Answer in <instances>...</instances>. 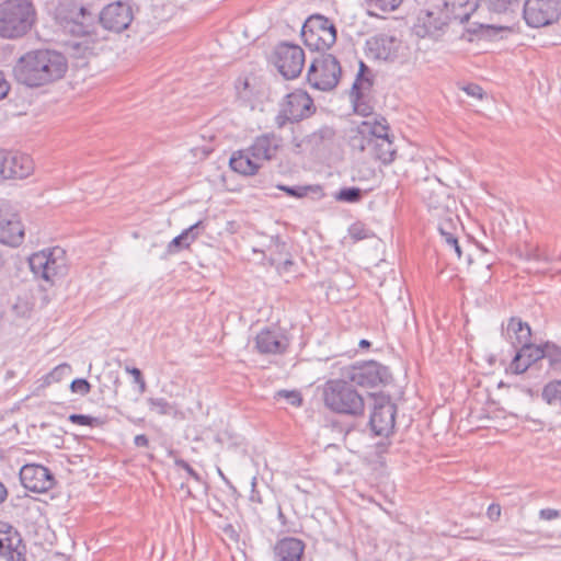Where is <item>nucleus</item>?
Wrapping results in <instances>:
<instances>
[{"instance_id":"f257e3e1","label":"nucleus","mask_w":561,"mask_h":561,"mask_svg":"<svg viewBox=\"0 0 561 561\" xmlns=\"http://www.w3.org/2000/svg\"><path fill=\"white\" fill-rule=\"evenodd\" d=\"M68 71V59L59 50L32 49L23 54L13 67L15 80L27 88H41L61 80Z\"/></svg>"},{"instance_id":"f03ea898","label":"nucleus","mask_w":561,"mask_h":561,"mask_svg":"<svg viewBox=\"0 0 561 561\" xmlns=\"http://www.w3.org/2000/svg\"><path fill=\"white\" fill-rule=\"evenodd\" d=\"M54 20L62 31L76 37L96 35V12L91 4L77 0H59L54 9Z\"/></svg>"},{"instance_id":"7ed1b4c3","label":"nucleus","mask_w":561,"mask_h":561,"mask_svg":"<svg viewBox=\"0 0 561 561\" xmlns=\"http://www.w3.org/2000/svg\"><path fill=\"white\" fill-rule=\"evenodd\" d=\"M37 20L31 0H4L0 3V37L18 39L27 35Z\"/></svg>"},{"instance_id":"20e7f679","label":"nucleus","mask_w":561,"mask_h":561,"mask_svg":"<svg viewBox=\"0 0 561 561\" xmlns=\"http://www.w3.org/2000/svg\"><path fill=\"white\" fill-rule=\"evenodd\" d=\"M324 405L332 412L350 416H362L365 400L347 378L330 379L323 387Z\"/></svg>"},{"instance_id":"39448f33","label":"nucleus","mask_w":561,"mask_h":561,"mask_svg":"<svg viewBox=\"0 0 561 561\" xmlns=\"http://www.w3.org/2000/svg\"><path fill=\"white\" fill-rule=\"evenodd\" d=\"M28 266L36 278L50 286L68 273L66 251L60 247H51L35 252L28 257Z\"/></svg>"},{"instance_id":"423d86ee","label":"nucleus","mask_w":561,"mask_h":561,"mask_svg":"<svg viewBox=\"0 0 561 561\" xmlns=\"http://www.w3.org/2000/svg\"><path fill=\"white\" fill-rule=\"evenodd\" d=\"M341 376L356 386L366 388L387 386L392 379L389 368L376 360L357 362L343 367Z\"/></svg>"},{"instance_id":"0eeeda50","label":"nucleus","mask_w":561,"mask_h":561,"mask_svg":"<svg viewBox=\"0 0 561 561\" xmlns=\"http://www.w3.org/2000/svg\"><path fill=\"white\" fill-rule=\"evenodd\" d=\"M301 37L309 49L323 53L336 42V27L327 16L313 14L305 21Z\"/></svg>"},{"instance_id":"6e6552de","label":"nucleus","mask_w":561,"mask_h":561,"mask_svg":"<svg viewBox=\"0 0 561 561\" xmlns=\"http://www.w3.org/2000/svg\"><path fill=\"white\" fill-rule=\"evenodd\" d=\"M341 75L342 68L336 57L323 51L311 61L307 80L314 89L331 91L339 84Z\"/></svg>"},{"instance_id":"1a4fd4ad","label":"nucleus","mask_w":561,"mask_h":561,"mask_svg":"<svg viewBox=\"0 0 561 561\" xmlns=\"http://www.w3.org/2000/svg\"><path fill=\"white\" fill-rule=\"evenodd\" d=\"M523 18L534 28L550 26L561 18V0H525Z\"/></svg>"},{"instance_id":"9d476101","label":"nucleus","mask_w":561,"mask_h":561,"mask_svg":"<svg viewBox=\"0 0 561 561\" xmlns=\"http://www.w3.org/2000/svg\"><path fill=\"white\" fill-rule=\"evenodd\" d=\"M134 20V10L128 2L114 1L96 12V25L116 34L127 30Z\"/></svg>"},{"instance_id":"9b49d317","label":"nucleus","mask_w":561,"mask_h":561,"mask_svg":"<svg viewBox=\"0 0 561 561\" xmlns=\"http://www.w3.org/2000/svg\"><path fill=\"white\" fill-rule=\"evenodd\" d=\"M24 237L20 214L8 201L0 199V243L16 248L23 243Z\"/></svg>"},{"instance_id":"f8f14e48","label":"nucleus","mask_w":561,"mask_h":561,"mask_svg":"<svg viewBox=\"0 0 561 561\" xmlns=\"http://www.w3.org/2000/svg\"><path fill=\"white\" fill-rule=\"evenodd\" d=\"M274 64L285 79H295L305 65L304 49L296 44L280 43L274 51Z\"/></svg>"},{"instance_id":"ddd939ff","label":"nucleus","mask_w":561,"mask_h":561,"mask_svg":"<svg viewBox=\"0 0 561 561\" xmlns=\"http://www.w3.org/2000/svg\"><path fill=\"white\" fill-rule=\"evenodd\" d=\"M0 559L4 561H27V546L22 534L5 520H0Z\"/></svg>"},{"instance_id":"4468645a","label":"nucleus","mask_w":561,"mask_h":561,"mask_svg":"<svg viewBox=\"0 0 561 561\" xmlns=\"http://www.w3.org/2000/svg\"><path fill=\"white\" fill-rule=\"evenodd\" d=\"M23 488L33 493H45L51 490L57 480L49 468L41 463H25L19 471Z\"/></svg>"},{"instance_id":"2eb2a0df","label":"nucleus","mask_w":561,"mask_h":561,"mask_svg":"<svg viewBox=\"0 0 561 561\" xmlns=\"http://www.w3.org/2000/svg\"><path fill=\"white\" fill-rule=\"evenodd\" d=\"M397 407L390 397L375 398V404L369 417L371 432L377 436H388L392 433L396 422Z\"/></svg>"},{"instance_id":"dca6fc26","label":"nucleus","mask_w":561,"mask_h":561,"mask_svg":"<svg viewBox=\"0 0 561 561\" xmlns=\"http://www.w3.org/2000/svg\"><path fill=\"white\" fill-rule=\"evenodd\" d=\"M33 171L30 156L19 151L0 149V181L24 179Z\"/></svg>"},{"instance_id":"f3484780","label":"nucleus","mask_w":561,"mask_h":561,"mask_svg":"<svg viewBox=\"0 0 561 561\" xmlns=\"http://www.w3.org/2000/svg\"><path fill=\"white\" fill-rule=\"evenodd\" d=\"M402 42L393 35L379 33L366 41L367 55L374 59L393 61L398 58Z\"/></svg>"},{"instance_id":"a211bd4d","label":"nucleus","mask_w":561,"mask_h":561,"mask_svg":"<svg viewBox=\"0 0 561 561\" xmlns=\"http://www.w3.org/2000/svg\"><path fill=\"white\" fill-rule=\"evenodd\" d=\"M335 136V130L332 127L322 126L296 142L295 147L299 152L308 151L314 156H325L334 147Z\"/></svg>"},{"instance_id":"6ab92c4d","label":"nucleus","mask_w":561,"mask_h":561,"mask_svg":"<svg viewBox=\"0 0 561 561\" xmlns=\"http://www.w3.org/2000/svg\"><path fill=\"white\" fill-rule=\"evenodd\" d=\"M283 138L275 133L262 134L253 140L252 145L248 148L253 158L261 164L263 161H271L276 158L278 150L282 147Z\"/></svg>"},{"instance_id":"aec40b11","label":"nucleus","mask_w":561,"mask_h":561,"mask_svg":"<svg viewBox=\"0 0 561 561\" xmlns=\"http://www.w3.org/2000/svg\"><path fill=\"white\" fill-rule=\"evenodd\" d=\"M289 346L288 339L268 328L261 330L255 337V348L260 354H284Z\"/></svg>"},{"instance_id":"412c9836","label":"nucleus","mask_w":561,"mask_h":561,"mask_svg":"<svg viewBox=\"0 0 561 561\" xmlns=\"http://www.w3.org/2000/svg\"><path fill=\"white\" fill-rule=\"evenodd\" d=\"M545 351L542 345H535L530 342L519 345L518 351L514 355L510 369L514 374L525 373L533 364L543 359Z\"/></svg>"},{"instance_id":"4be33fe9","label":"nucleus","mask_w":561,"mask_h":561,"mask_svg":"<svg viewBox=\"0 0 561 561\" xmlns=\"http://www.w3.org/2000/svg\"><path fill=\"white\" fill-rule=\"evenodd\" d=\"M185 479L180 483L178 491L183 492L185 496L196 497L205 492V482L201 476L184 460L178 459V480Z\"/></svg>"},{"instance_id":"5701e85b","label":"nucleus","mask_w":561,"mask_h":561,"mask_svg":"<svg viewBox=\"0 0 561 561\" xmlns=\"http://www.w3.org/2000/svg\"><path fill=\"white\" fill-rule=\"evenodd\" d=\"M313 105L312 100L305 92H293L286 95L280 106L285 110V113L289 114V118H294L295 122L307 117L310 114V108Z\"/></svg>"},{"instance_id":"b1692460","label":"nucleus","mask_w":561,"mask_h":561,"mask_svg":"<svg viewBox=\"0 0 561 561\" xmlns=\"http://www.w3.org/2000/svg\"><path fill=\"white\" fill-rule=\"evenodd\" d=\"M306 545L301 539L285 537L274 546L275 561H302Z\"/></svg>"},{"instance_id":"393cba45","label":"nucleus","mask_w":561,"mask_h":561,"mask_svg":"<svg viewBox=\"0 0 561 561\" xmlns=\"http://www.w3.org/2000/svg\"><path fill=\"white\" fill-rule=\"evenodd\" d=\"M477 8V0H444L442 14L446 15L449 21L465 23L469 21Z\"/></svg>"},{"instance_id":"a878e982","label":"nucleus","mask_w":561,"mask_h":561,"mask_svg":"<svg viewBox=\"0 0 561 561\" xmlns=\"http://www.w3.org/2000/svg\"><path fill=\"white\" fill-rule=\"evenodd\" d=\"M230 168L242 175L251 176L259 172L262 164L252 157L249 149L232 153L229 160Z\"/></svg>"},{"instance_id":"bb28decb","label":"nucleus","mask_w":561,"mask_h":561,"mask_svg":"<svg viewBox=\"0 0 561 561\" xmlns=\"http://www.w3.org/2000/svg\"><path fill=\"white\" fill-rule=\"evenodd\" d=\"M440 236L444 238L445 243L449 245L457 257L460 259L462 255L461 247L458 242L457 230H458V218L449 214L446 218H443L437 226Z\"/></svg>"},{"instance_id":"cd10ccee","label":"nucleus","mask_w":561,"mask_h":561,"mask_svg":"<svg viewBox=\"0 0 561 561\" xmlns=\"http://www.w3.org/2000/svg\"><path fill=\"white\" fill-rule=\"evenodd\" d=\"M421 25H416V34L421 37L431 36L434 37L439 31L443 30L449 22L446 15L442 14L435 16L433 12H427L424 18H420Z\"/></svg>"},{"instance_id":"c85d7f7f","label":"nucleus","mask_w":561,"mask_h":561,"mask_svg":"<svg viewBox=\"0 0 561 561\" xmlns=\"http://www.w3.org/2000/svg\"><path fill=\"white\" fill-rule=\"evenodd\" d=\"M507 332L508 333L512 332L514 334L515 342H513V345L515 347L530 342L531 329H530L529 324L527 322L522 321L520 318L512 317L508 320Z\"/></svg>"},{"instance_id":"c756f323","label":"nucleus","mask_w":561,"mask_h":561,"mask_svg":"<svg viewBox=\"0 0 561 561\" xmlns=\"http://www.w3.org/2000/svg\"><path fill=\"white\" fill-rule=\"evenodd\" d=\"M371 151L377 160L389 164L394 160L397 149L390 138H381L373 141Z\"/></svg>"},{"instance_id":"7c9ffc66","label":"nucleus","mask_w":561,"mask_h":561,"mask_svg":"<svg viewBox=\"0 0 561 561\" xmlns=\"http://www.w3.org/2000/svg\"><path fill=\"white\" fill-rule=\"evenodd\" d=\"M388 130L389 126L383 117L374 122L366 121L360 124V133L368 135L373 141L389 138Z\"/></svg>"},{"instance_id":"2f4dec72","label":"nucleus","mask_w":561,"mask_h":561,"mask_svg":"<svg viewBox=\"0 0 561 561\" xmlns=\"http://www.w3.org/2000/svg\"><path fill=\"white\" fill-rule=\"evenodd\" d=\"M374 84V76L371 69L364 62L359 61L358 72L356 75L355 81L353 82L351 91L354 93L358 92H368Z\"/></svg>"},{"instance_id":"473e14b6","label":"nucleus","mask_w":561,"mask_h":561,"mask_svg":"<svg viewBox=\"0 0 561 561\" xmlns=\"http://www.w3.org/2000/svg\"><path fill=\"white\" fill-rule=\"evenodd\" d=\"M95 44V39H93L92 43L88 39H84L83 42H76L70 46V56L78 60H84L90 56H96L98 53Z\"/></svg>"},{"instance_id":"72a5a7b5","label":"nucleus","mask_w":561,"mask_h":561,"mask_svg":"<svg viewBox=\"0 0 561 561\" xmlns=\"http://www.w3.org/2000/svg\"><path fill=\"white\" fill-rule=\"evenodd\" d=\"M484 2L491 12L508 14L519 10L522 0H484Z\"/></svg>"},{"instance_id":"f704fd0d","label":"nucleus","mask_w":561,"mask_h":561,"mask_svg":"<svg viewBox=\"0 0 561 561\" xmlns=\"http://www.w3.org/2000/svg\"><path fill=\"white\" fill-rule=\"evenodd\" d=\"M543 351V359L548 360L549 367L557 373H561V347L552 342H546Z\"/></svg>"},{"instance_id":"c9c22d12","label":"nucleus","mask_w":561,"mask_h":561,"mask_svg":"<svg viewBox=\"0 0 561 561\" xmlns=\"http://www.w3.org/2000/svg\"><path fill=\"white\" fill-rule=\"evenodd\" d=\"M203 229L204 227L201 220L185 228L180 234H178V249L188 248V245L201 234Z\"/></svg>"},{"instance_id":"e433bc0d","label":"nucleus","mask_w":561,"mask_h":561,"mask_svg":"<svg viewBox=\"0 0 561 561\" xmlns=\"http://www.w3.org/2000/svg\"><path fill=\"white\" fill-rule=\"evenodd\" d=\"M542 399L550 405H561V380L547 383L542 390Z\"/></svg>"},{"instance_id":"4c0bfd02","label":"nucleus","mask_w":561,"mask_h":561,"mask_svg":"<svg viewBox=\"0 0 561 561\" xmlns=\"http://www.w3.org/2000/svg\"><path fill=\"white\" fill-rule=\"evenodd\" d=\"M351 100L353 103V107L355 113L362 115V116H369L373 114V106L369 104V102L366 100V92H358L354 93L351 91Z\"/></svg>"},{"instance_id":"58836bf2","label":"nucleus","mask_w":561,"mask_h":561,"mask_svg":"<svg viewBox=\"0 0 561 561\" xmlns=\"http://www.w3.org/2000/svg\"><path fill=\"white\" fill-rule=\"evenodd\" d=\"M364 192L356 186L342 187L335 195L336 201L343 203H358L362 201Z\"/></svg>"},{"instance_id":"ea45409f","label":"nucleus","mask_w":561,"mask_h":561,"mask_svg":"<svg viewBox=\"0 0 561 561\" xmlns=\"http://www.w3.org/2000/svg\"><path fill=\"white\" fill-rule=\"evenodd\" d=\"M68 421L72 424L80 426L98 427L104 424V421L100 417H95L89 414L71 413L68 416Z\"/></svg>"},{"instance_id":"a19ab883","label":"nucleus","mask_w":561,"mask_h":561,"mask_svg":"<svg viewBox=\"0 0 561 561\" xmlns=\"http://www.w3.org/2000/svg\"><path fill=\"white\" fill-rule=\"evenodd\" d=\"M351 147L359 152H363L367 149L371 150L373 140L368 135H364L360 133V125L358 126L357 133L351 137Z\"/></svg>"},{"instance_id":"79ce46f5","label":"nucleus","mask_w":561,"mask_h":561,"mask_svg":"<svg viewBox=\"0 0 561 561\" xmlns=\"http://www.w3.org/2000/svg\"><path fill=\"white\" fill-rule=\"evenodd\" d=\"M149 409L159 415L170 414L173 407L164 398H149Z\"/></svg>"},{"instance_id":"37998d69","label":"nucleus","mask_w":561,"mask_h":561,"mask_svg":"<svg viewBox=\"0 0 561 561\" xmlns=\"http://www.w3.org/2000/svg\"><path fill=\"white\" fill-rule=\"evenodd\" d=\"M369 7L378 9L382 12L394 11L399 8L403 0H365Z\"/></svg>"},{"instance_id":"c03bdc74","label":"nucleus","mask_w":561,"mask_h":561,"mask_svg":"<svg viewBox=\"0 0 561 561\" xmlns=\"http://www.w3.org/2000/svg\"><path fill=\"white\" fill-rule=\"evenodd\" d=\"M69 388L72 393L87 396L88 393H90L92 386L85 378H75L70 382Z\"/></svg>"},{"instance_id":"a18cd8bd","label":"nucleus","mask_w":561,"mask_h":561,"mask_svg":"<svg viewBox=\"0 0 561 561\" xmlns=\"http://www.w3.org/2000/svg\"><path fill=\"white\" fill-rule=\"evenodd\" d=\"M350 236L353 240L359 241L370 237V230L362 222L353 224L348 229Z\"/></svg>"},{"instance_id":"49530a36","label":"nucleus","mask_w":561,"mask_h":561,"mask_svg":"<svg viewBox=\"0 0 561 561\" xmlns=\"http://www.w3.org/2000/svg\"><path fill=\"white\" fill-rule=\"evenodd\" d=\"M275 398H284L289 404L294 407H299L302 403V397L300 392L295 390H279L276 392Z\"/></svg>"},{"instance_id":"de8ad7c7","label":"nucleus","mask_w":561,"mask_h":561,"mask_svg":"<svg viewBox=\"0 0 561 561\" xmlns=\"http://www.w3.org/2000/svg\"><path fill=\"white\" fill-rule=\"evenodd\" d=\"M277 188L285 192L288 196L295 198H302L307 195L309 191V186H287V185H277Z\"/></svg>"},{"instance_id":"09e8293b","label":"nucleus","mask_w":561,"mask_h":561,"mask_svg":"<svg viewBox=\"0 0 561 561\" xmlns=\"http://www.w3.org/2000/svg\"><path fill=\"white\" fill-rule=\"evenodd\" d=\"M71 366L68 363L57 365L50 370V377L55 382L61 381L66 375L71 373Z\"/></svg>"},{"instance_id":"8fccbe9b","label":"nucleus","mask_w":561,"mask_h":561,"mask_svg":"<svg viewBox=\"0 0 561 561\" xmlns=\"http://www.w3.org/2000/svg\"><path fill=\"white\" fill-rule=\"evenodd\" d=\"M125 370L133 377L134 382L139 385L140 391L144 392L146 389V381L142 371L137 367L126 366Z\"/></svg>"},{"instance_id":"3c124183","label":"nucleus","mask_w":561,"mask_h":561,"mask_svg":"<svg viewBox=\"0 0 561 561\" xmlns=\"http://www.w3.org/2000/svg\"><path fill=\"white\" fill-rule=\"evenodd\" d=\"M221 530L226 537H228L233 542H239V531L236 529V527L232 524H226L221 527Z\"/></svg>"},{"instance_id":"603ef678","label":"nucleus","mask_w":561,"mask_h":561,"mask_svg":"<svg viewBox=\"0 0 561 561\" xmlns=\"http://www.w3.org/2000/svg\"><path fill=\"white\" fill-rule=\"evenodd\" d=\"M561 516V512L556 508H542L539 511V517L543 520H553Z\"/></svg>"},{"instance_id":"864d4df0","label":"nucleus","mask_w":561,"mask_h":561,"mask_svg":"<svg viewBox=\"0 0 561 561\" xmlns=\"http://www.w3.org/2000/svg\"><path fill=\"white\" fill-rule=\"evenodd\" d=\"M463 91L468 95H471V96L477 98V99H482L483 94H484L483 89L480 85L474 84V83H470L467 87H465Z\"/></svg>"},{"instance_id":"5fc2aeb1","label":"nucleus","mask_w":561,"mask_h":561,"mask_svg":"<svg viewBox=\"0 0 561 561\" xmlns=\"http://www.w3.org/2000/svg\"><path fill=\"white\" fill-rule=\"evenodd\" d=\"M288 122H295V121H294V118H289V114L285 113V110L280 106V110L275 117V124L278 128H282Z\"/></svg>"},{"instance_id":"6e6d98bb","label":"nucleus","mask_w":561,"mask_h":561,"mask_svg":"<svg viewBox=\"0 0 561 561\" xmlns=\"http://www.w3.org/2000/svg\"><path fill=\"white\" fill-rule=\"evenodd\" d=\"M486 516L492 522L499 520V518L501 516V506H500V504H496V503L490 504L489 507H488V511H486Z\"/></svg>"},{"instance_id":"4d7b16f0","label":"nucleus","mask_w":561,"mask_h":561,"mask_svg":"<svg viewBox=\"0 0 561 561\" xmlns=\"http://www.w3.org/2000/svg\"><path fill=\"white\" fill-rule=\"evenodd\" d=\"M251 493H250V501L252 503H256V504H262L263 503V499H262V495L261 493L256 490V479L253 478L252 479V482H251Z\"/></svg>"},{"instance_id":"13d9d810","label":"nucleus","mask_w":561,"mask_h":561,"mask_svg":"<svg viewBox=\"0 0 561 561\" xmlns=\"http://www.w3.org/2000/svg\"><path fill=\"white\" fill-rule=\"evenodd\" d=\"M10 91V83L7 81L4 72L0 70V100L4 99Z\"/></svg>"},{"instance_id":"bf43d9fd","label":"nucleus","mask_w":561,"mask_h":561,"mask_svg":"<svg viewBox=\"0 0 561 561\" xmlns=\"http://www.w3.org/2000/svg\"><path fill=\"white\" fill-rule=\"evenodd\" d=\"M134 444L137 447H148L149 446V438L145 434L136 435L134 438Z\"/></svg>"},{"instance_id":"052dcab7","label":"nucleus","mask_w":561,"mask_h":561,"mask_svg":"<svg viewBox=\"0 0 561 561\" xmlns=\"http://www.w3.org/2000/svg\"><path fill=\"white\" fill-rule=\"evenodd\" d=\"M8 494L7 486L0 481V504L7 500Z\"/></svg>"},{"instance_id":"680f3d73","label":"nucleus","mask_w":561,"mask_h":561,"mask_svg":"<svg viewBox=\"0 0 561 561\" xmlns=\"http://www.w3.org/2000/svg\"><path fill=\"white\" fill-rule=\"evenodd\" d=\"M277 518H278L279 523L282 524V526L285 527L286 523H287V518H286L285 514L283 513L280 505H278V508H277Z\"/></svg>"},{"instance_id":"e2e57ef3","label":"nucleus","mask_w":561,"mask_h":561,"mask_svg":"<svg viewBox=\"0 0 561 561\" xmlns=\"http://www.w3.org/2000/svg\"><path fill=\"white\" fill-rule=\"evenodd\" d=\"M42 380H43V383H42L43 386H49L55 382L53 380V378L50 377V371L47 373L45 376H43Z\"/></svg>"},{"instance_id":"0e129e2a","label":"nucleus","mask_w":561,"mask_h":561,"mask_svg":"<svg viewBox=\"0 0 561 561\" xmlns=\"http://www.w3.org/2000/svg\"><path fill=\"white\" fill-rule=\"evenodd\" d=\"M479 27L483 31L485 30L486 32H489L491 30L496 31V32L504 30V27H495L493 25H484V24H480Z\"/></svg>"},{"instance_id":"69168bd1","label":"nucleus","mask_w":561,"mask_h":561,"mask_svg":"<svg viewBox=\"0 0 561 561\" xmlns=\"http://www.w3.org/2000/svg\"><path fill=\"white\" fill-rule=\"evenodd\" d=\"M5 264H7V261H5L4 256H3V254L0 252V277L4 273Z\"/></svg>"},{"instance_id":"338daca9","label":"nucleus","mask_w":561,"mask_h":561,"mask_svg":"<svg viewBox=\"0 0 561 561\" xmlns=\"http://www.w3.org/2000/svg\"><path fill=\"white\" fill-rule=\"evenodd\" d=\"M358 345L360 348H368L370 346V342L368 340L363 339L359 341Z\"/></svg>"},{"instance_id":"774afa93","label":"nucleus","mask_w":561,"mask_h":561,"mask_svg":"<svg viewBox=\"0 0 561 561\" xmlns=\"http://www.w3.org/2000/svg\"><path fill=\"white\" fill-rule=\"evenodd\" d=\"M175 245H176L175 238H173V239L169 242V244H168V252H169V253H172V252H173V248H175Z\"/></svg>"}]
</instances>
